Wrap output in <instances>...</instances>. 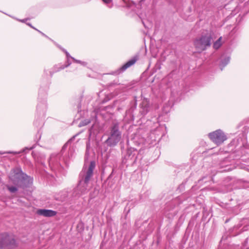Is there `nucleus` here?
<instances>
[{
    "label": "nucleus",
    "instance_id": "obj_15",
    "mask_svg": "<svg viewBox=\"0 0 249 249\" xmlns=\"http://www.w3.org/2000/svg\"><path fill=\"white\" fill-rule=\"evenodd\" d=\"M46 108L47 105L45 101H44L43 103L38 104L37 106V112H39L40 113H41L42 112L43 115H44Z\"/></svg>",
    "mask_w": 249,
    "mask_h": 249
},
{
    "label": "nucleus",
    "instance_id": "obj_30",
    "mask_svg": "<svg viewBox=\"0 0 249 249\" xmlns=\"http://www.w3.org/2000/svg\"><path fill=\"white\" fill-rule=\"evenodd\" d=\"M234 3V2H231L230 4H233Z\"/></svg>",
    "mask_w": 249,
    "mask_h": 249
},
{
    "label": "nucleus",
    "instance_id": "obj_26",
    "mask_svg": "<svg viewBox=\"0 0 249 249\" xmlns=\"http://www.w3.org/2000/svg\"><path fill=\"white\" fill-rule=\"evenodd\" d=\"M243 231H246V230H247V227H244L243 228Z\"/></svg>",
    "mask_w": 249,
    "mask_h": 249
},
{
    "label": "nucleus",
    "instance_id": "obj_19",
    "mask_svg": "<svg viewBox=\"0 0 249 249\" xmlns=\"http://www.w3.org/2000/svg\"><path fill=\"white\" fill-rule=\"evenodd\" d=\"M75 152V149L73 146H70L69 152L68 157L69 158L72 157Z\"/></svg>",
    "mask_w": 249,
    "mask_h": 249
},
{
    "label": "nucleus",
    "instance_id": "obj_20",
    "mask_svg": "<svg viewBox=\"0 0 249 249\" xmlns=\"http://www.w3.org/2000/svg\"><path fill=\"white\" fill-rule=\"evenodd\" d=\"M102 1L108 7L110 8L112 7L113 0H102Z\"/></svg>",
    "mask_w": 249,
    "mask_h": 249
},
{
    "label": "nucleus",
    "instance_id": "obj_6",
    "mask_svg": "<svg viewBox=\"0 0 249 249\" xmlns=\"http://www.w3.org/2000/svg\"><path fill=\"white\" fill-rule=\"evenodd\" d=\"M239 11H241L240 16L241 14L245 16L249 12V0H238L237 5L234 10H232L231 14L235 15Z\"/></svg>",
    "mask_w": 249,
    "mask_h": 249
},
{
    "label": "nucleus",
    "instance_id": "obj_2",
    "mask_svg": "<svg viewBox=\"0 0 249 249\" xmlns=\"http://www.w3.org/2000/svg\"><path fill=\"white\" fill-rule=\"evenodd\" d=\"M9 177L13 184L22 188L27 187L33 182V178L23 173L19 168L12 170Z\"/></svg>",
    "mask_w": 249,
    "mask_h": 249
},
{
    "label": "nucleus",
    "instance_id": "obj_31",
    "mask_svg": "<svg viewBox=\"0 0 249 249\" xmlns=\"http://www.w3.org/2000/svg\"><path fill=\"white\" fill-rule=\"evenodd\" d=\"M247 249H249V248H248Z\"/></svg>",
    "mask_w": 249,
    "mask_h": 249
},
{
    "label": "nucleus",
    "instance_id": "obj_14",
    "mask_svg": "<svg viewBox=\"0 0 249 249\" xmlns=\"http://www.w3.org/2000/svg\"><path fill=\"white\" fill-rule=\"evenodd\" d=\"M132 2L130 0H119L118 6L123 7H130Z\"/></svg>",
    "mask_w": 249,
    "mask_h": 249
},
{
    "label": "nucleus",
    "instance_id": "obj_13",
    "mask_svg": "<svg viewBox=\"0 0 249 249\" xmlns=\"http://www.w3.org/2000/svg\"><path fill=\"white\" fill-rule=\"evenodd\" d=\"M136 62V59L135 58L131 59L127 61L125 64H124L123 66H122L120 68V70L122 71H124L128 68L133 65Z\"/></svg>",
    "mask_w": 249,
    "mask_h": 249
},
{
    "label": "nucleus",
    "instance_id": "obj_28",
    "mask_svg": "<svg viewBox=\"0 0 249 249\" xmlns=\"http://www.w3.org/2000/svg\"><path fill=\"white\" fill-rule=\"evenodd\" d=\"M34 124H35V125H36V126H38V125L37 124V121L35 122H34Z\"/></svg>",
    "mask_w": 249,
    "mask_h": 249
},
{
    "label": "nucleus",
    "instance_id": "obj_22",
    "mask_svg": "<svg viewBox=\"0 0 249 249\" xmlns=\"http://www.w3.org/2000/svg\"><path fill=\"white\" fill-rule=\"evenodd\" d=\"M71 59H72L74 61V62L77 63H79V64H81L82 65L86 66L87 65L86 62H84V61H81L79 60H77L73 57H71Z\"/></svg>",
    "mask_w": 249,
    "mask_h": 249
},
{
    "label": "nucleus",
    "instance_id": "obj_3",
    "mask_svg": "<svg viewBox=\"0 0 249 249\" xmlns=\"http://www.w3.org/2000/svg\"><path fill=\"white\" fill-rule=\"evenodd\" d=\"M121 138L122 132L120 130L119 124L113 123L109 128V136L105 142L108 146H114L120 141Z\"/></svg>",
    "mask_w": 249,
    "mask_h": 249
},
{
    "label": "nucleus",
    "instance_id": "obj_16",
    "mask_svg": "<svg viewBox=\"0 0 249 249\" xmlns=\"http://www.w3.org/2000/svg\"><path fill=\"white\" fill-rule=\"evenodd\" d=\"M222 37H220L215 42L213 43V47L215 49H219L222 45L221 40Z\"/></svg>",
    "mask_w": 249,
    "mask_h": 249
},
{
    "label": "nucleus",
    "instance_id": "obj_1",
    "mask_svg": "<svg viewBox=\"0 0 249 249\" xmlns=\"http://www.w3.org/2000/svg\"><path fill=\"white\" fill-rule=\"evenodd\" d=\"M95 167V162L94 161H91L88 167H87L86 164H85L82 171L80 174V177H82L79 180L77 187V189L79 191V194L82 195L89 191V182L93 176V170Z\"/></svg>",
    "mask_w": 249,
    "mask_h": 249
},
{
    "label": "nucleus",
    "instance_id": "obj_18",
    "mask_svg": "<svg viewBox=\"0 0 249 249\" xmlns=\"http://www.w3.org/2000/svg\"><path fill=\"white\" fill-rule=\"evenodd\" d=\"M18 187L7 185V189L12 193L16 192L18 190Z\"/></svg>",
    "mask_w": 249,
    "mask_h": 249
},
{
    "label": "nucleus",
    "instance_id": "obj_27",
    "mask_svg": "<svg viewBox=\"0 0 249 249\" xmlns=\"http://www.w3.org/2000/svg\"><path fill=\"white\" fill-rule=\"evenodd\" d=\"M27 24H28L29 26H30V27H31L32 28H34V27H33L30 23H28Z\"/></svg>",
    "mask_w": 249,
    "mask_h": 249
},
{
    "label": "nucleus",
    "instance_id": "obj_21",
    "mask_svg": "<svg viewBox=\"0 0 249 249\" xmlns=\"http://www.w3.org/2000/svg\"><path fill=\"white\" fill-rule=\"evenodd\" d=\"M90 123V120L89 119H85V120L81 121L79 123V126L82 127V126L87 125L88 124H89Z\"/></svg>",
    "mask_w": 249,
    "mask_h": 249
},
{
    "label": "nucleus",
    "instance_id": "obj_7",
    "mask_svg": "<svg viewBox=\"0 0 249 249\" xmlns=\"http://www.w3.org/2000/svg\"><path fill=\"white\" fill-rule=\"evenodd\" d=\"M209 136L210 139L217 145L221 144L227 140L226 136L220 129L210 133Z\"/></svg>",
    "mask_w": 249,
    "mask_h": 249
},
{
    "label": "nucleus",
    "instance_id": "obj_5",
    "mask_svg": "<svg viewBox=\"0 0 249 249\" xmlns=\"http://www.w3.org/2000/svg\"><path fill=\"white\" fill-rule=\"evenodd\" d=\"M17 246L16 240L7 234H2L0 237V248L11 249Z\"/></svg>",
    "mask_w": 249,
    "mask_h": 249
},
{
    "label": "nucleus",
    "instance_id": "obj_12",
    "mask_svg": "<svg viewBox=\"0 0 249 249\" xmlns=\"http://www.w3.org/2000/svg\"><path fill=\"white\" fill-rule=\"evenodd\" d=\"M149 110V103L147 99H144L141 104L140 113L143 115H146Z\"/></svg>",
    "mask_w": 249,
    "mask_h": 249
},
{
    "label": "nucleus",
    "instance_id": "obj_8",
    "mask_svg": "<svg viewBox=\"0 0 249 249\" xmlns=\"http://www.w3.org/2000/svg\"><path fill=\"white\" fill-rule=\"evenodd\" d=\"M60 158L59 154H53L51 155L49 160V165L54 170L59 169L60 166Z\"/></svg>",
    "mask_w": 249,
    "mask_h": 249
},
{
    "label": "nucleus",
    "instance_id": "obj_29",
    "mask_svg": "<svg viewBox=\"0 0 249 249\" xmlns=\"http://www.w3.org/2000/svg\"><path fill=\"white\" fill-rule=\"evenodd\" d=\"M26 19H22V20H21V21L23 22H24L25 21V20H26Z\"/></svg>",
    "mask_w": 249,
    "mask_h": 249
},
{
    "label": "nucleus",
    "instance_id": "obj_4",
    "mask_svg": "<svg viewBox=\"0 0 249 249\" xmlns=\"http://www.w3.org/2000/svg\"><path fill=\"white\" fill-rule=\"evenodd\" d=\"M212 40V36L209 34H207L196 39L194 45L198 51L202 52L211 46Z\"/></svg>",
    "mask_w": 249,
    "mask_h": 249
},
{
    "label": "nucleus",
    "instance_id": "obj_25",
    "mask_svg": "<svg viewBox=\"0 0 249 249\" xmlns=\"http://www.w3.org/2000/svg\"><path fill=\"white\" fill-rule=\"evenodd\" d=\"M38 31L39 33H40L42 34V35L44 36H46V35H45V34H44V33H43L42 32H40V31Z\"/></svg>",
    "mask_w": 249,
    "mask_h": 249
},
{
    "label": "nucleus",
    "instance_id": "obj_11",
    "mask_svg": "<svg viewBox=\"0 0 249 249\" xmlns=\"http://www.w3.org/2000/svg\"><path fill=\"white\" fill-rule=\"evenodd\" d=\"M37 214L46 217H52L56 214V212L52 210L39 209L37 210Z\"/></svg>",
    "mask_w": 249,
    "mask_h": 249
},
{
    "label": "nucleus",
    "instance_id": "obj_24",
    "mask_svg": "<svg viewBox=\"0 0 249 249\" xmlns=\"http://www.w3.org/2000/svg\"><path fill=\"white\" fill-rule=\"evenodd\" d=\"M72 139H71L69 142H68L64 144V145L63 146L62 150H64L69 145V143L70 142V141L72 140Z\"/></svg>",
    "mask_w": 249,
    "mask_h": 249
},
{
    "label": "nucleus",
    "instance_id": "obj_17",
    "mask_svg": "<svg viewBox=\"0 0 249 249\" xmlns=\"http://www.w3.org/2000/svg\"><path fill=\"white\" fill-rule=\"evenodd\" d=\"M230 60V57H227L221 61V64H220V67H221V70H222L223 68L229 63Z\"/></svg>",
    "mask_w": 249,
    "mask_h": 249
},
{
    "label": "nucleus",
    "instance_id": "obj_10",
    "mask_svg": "<svg viewBox=\"0 0 249 249\" xmlns=\"http://www.w3.org/2000/svg\"><path fill=\"white\" fill-rule=\"evenodd\" d=\"M62 50L64 52H65V53L66 54V56L67 58V64L65 65L59 64L58 65L54 66L53 68V72H50V74H51V76L53 75V73L57 72V71H59L60 70L68 67L71 64V62H70L69 58H71V56L70 55L69 53L66 50L63 49Z\"/></svg>",
    "mask_w": 249,
    "mask_h": 249
},
{
    "label": "nucleus",
    "instance_id": "obj_9",
    "mask_svg": "<svg viewBox=\"0 0 249 249\" xmlns=\"http://www.w3.org/2000/svg\"><path fill=\"white\" fill-rule=\"evenodd\" d=\"M62 50L64 52H65V53L66 54V56L67 58V64L65 65L59 64L58 65L54 66L53 68V72H50V74H51V76L53 75V73L57 72V71H59L60 70L68 67L71 64V62H70L69 58H71V56L70 55L69 53L66 50L63 49Z\"/></svg>",
    "mask_w": 249,
    "mask_h": 249
},
{
    "label": "nucleus",
    "instance_id": "obj_23",
    "mask_svg": "<svg viewBox=\"0 0 249 249\" xmlns=\"http://www.w3.org/2000/svg\"><path fill=\"white\" fill-rule=\"evenodd\" d=\"M24 150H22V151H19V152H14V151H7V152H0V154H3L4 153H8V154H20L21 153V152H23Z\"/></svg>",
    "mask_w": 249,
    "mask_h": 249
}]
</instances>
